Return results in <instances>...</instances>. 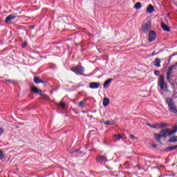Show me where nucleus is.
I'll use <instances>...</instances> for the list:
<instances>
[{
	"instance_id": "obj_1",
	"label": "nucleus",
	"mask_w": 177,
	"mask_h": 177,
	"mask_svg": "<svg viewBox=\"0 0 177 177\" xmlns=\"http://www.w3.org/2000/svg\"><path fill=\"white\" fill-rule=\"evenodd\" d=\"M158 86L160 88V92L162 95L168 92V86L165 83V76L160 75L158 80Z\"/></svg>"
},
{
	"instance_id": "obj_2",
	"label": "nucleus",
	"mask_w": 177,
	"mask_h": 177,
	"mask_svg": "<svg viewBox=\"0 0 177 177\" xmlns=\"http://www.w3.org/2000/svg\"><path fill=\"white\" fill-rule=\"evenodd\" d=\"M166 103L167 104L169 110L171 113H174V114H177L176 105H175V102H174V100H172V98H171V97H167Z\"/></svg>"
},
{
	"instance_id": "obj_3",
	"label": "nucleus",
	"mask_w": 177,
	"mask_h": 177,
	"mask_svg": "<svg viewBox=\"0 0 177 177\" xmlns=\"http://www.w3.org/2000/svg\"><path fill=\"white\" fill-rule=\"evenodd\" d=\"M141 30L142 32H148V31H150L151 30V20H150V18H147L144 20V23L141 27Z\"/></svg>"
},
{
	"instance_id": "obj_4",
	"label": "nucleus",
	"mask_w": 177,
	"mask_h": 177,
	"mask_svg": "<svg viewBox=\"0 0 177 177\" xmlns=\"http://www.w3.org/2000/svg\"><path fill=\"white\" fill-rule=\"evenodd\" d=\"M168 129H162L159 134L158 133H154V138L157 142H161V138H167L168 137Z\"/></svg>"
},
{
	"instance_id": "obj_5",
	"label": "nucleus",
	"mask_w": 177,
	"mask_h": 177,
	"mask_svg": "<svg viewBox=\"0 0 177 177\" xmlns=\"http://www.w3.org/2000/svg\"><path fill=\"white\" fill-rule=\"evenodd\" d=\"M71 70L73 73L76 74V75H83L84 73H85V68H84V66H73Z\"/></svg>"
},
{
	"instance_id": "obj_6",
	"label": "nucleus",
	"mask_w": 177,
	"mask_h": 177,
	"mask_svg": "<svg viewBox=\"0 0 177 177\" xmlns=\"http://www.w3.org/2000/svg\"><path fill=\"white\" fill-rule=\"evenodd\" d=\"M127 139V137L124 134H115L113 136V140L114 142H118L120 140H125Z\"/></svg>"
},
{
	"instance_id": "obj_7",
	"label": "nucleus",
	"mask_w": 177,
	"mask_h": 177,
	"mask_svg": "<svg viewBox=\"0 0 177 177\" xmlns=\"http://www.w3.org/2000/svg\"><path fill=\"white\" fill-rule=\"evenodd\" d=\"M174 68H175V66H171L169 68L167 73V80L168 82L171 81V78L172 77V71H174Z\"/></svg>"
},
{
	"instance_id": "obj_8",
	"label": "nucleus",
	"mask_w": 177,
	"mask_h": 177,
	"mask_svg": "<svg viewBox=\"0 0 177 177\" xmlns=\"http://www.w3.org/2000/svg\"><path fill=\"white\" fill-rule=\"evenodd\" d=\"M97 162H99L100 164H103L104 162H107V161H109L107 160V158H106V156H99L97 159H96Z\"/></svg>"
},
{
	"instance_id": "obj_9",
	"label": "nucleus",
	"mask_w": 177,
	"mask_h": 177,
	"mask_svg": "<svg viewBox=\"0 0 177 177\" xmlns=\"http://www.w3.org/2000/svg\"><path fill=\"white\" fill-rule=\"evenodd\" d=\"M156 32L151 30L149 32V39L148 41L149 42H153V41L156 40Z\"/></svg>"
},
{
	"instance_id": "obj_10",
	"label": "nucleus",
	"mask_w": 177,
	"mask_h": 177,
	"mask_svg": "<svg viewBox=\"0 0 177 177\" xmlns=\"http://www.w3.org/2000/svg\"><path fill=\"white\" fill-rule=\"evenodd\" d=\"M99 86H100V83L99 82H93L89 84V88L91 89H98Z\"/></svg>"
},
{
	"instance_id": "obj_11",
	"label": "nucleus",
	"mask_w": 177,
	"mask_h": 177,
	"mask_svg": "<svg viewBox=\"0 0 177 177\" xmlns=\"http://www.w3.org/2000/svg\"><path fill=\"white\" fill-rule=\"evenodd\" d=\"M16 19V15H8L5 20V23H9V21H12V20H15Z\"/></svg>"
},
{
	"instance_id": "obj_12",
	"label": "nucleus",
	"mask_w": 177,
	"mask_h": 177,
	"mask_svg": "<svg viewBox=\"0 0 177 177\" xmlns=\"http://www.w3.org/2000/svg\"><path fill=\"white\" fill-rule=\"evenodd\" d=\"M153 63L155 67H161V59H160V58H156Z\"/></svg>"
},
{
	"instance_id": "obj_13",
	"label": "nucleus",
	"mask_w": 177,
	"mask_h": 177,
	"mask_svg": "<svg viewBox=\"0 0 177 177\" xmlns=\"http://www.w3.org/2000/svg\"><path fill=\"white\" fill-rule=\"evenodd\" d=\"M177 132V127H174L173 130H170L168 129V131L167 132V136H171V135H174V133H176Z\"/></svg>"
},
{
	"instance_id": "obj_14",
	"label": "nucleus",
	"mask_w": 177,
	"mask_h": 177,
	"mask_svg": "<svg viewBox=\"0 0 177 177\" xmlns=\"http://www.w3.org/2000/svg\"><path fill=\"white\" fill-rule=\"evenodd\" d=\"M32 91L34 92V93H37V95H42V91L38 89L37 87H32Z\"/></svg>"
},
{
	"instance_id": "obj_15",
	"label": "nucleus",
	"mask_w": 177,
	"mask_h": 177,
	"mask_svg": "<svg viewBox=\"0 0 177 177\" xmlns=\"http://www.w3.org/2000/svg\"><path fill=\"white\" fill-rule=\"evenodd\" d=\"M110 104V100L107 97L104 98L103 100V106L104 107H107Z\"/></svg>"
},
{
	"instance_id": "obj_16",
	"label": "nucleus",
	"mask_w": 177,
	"mask_h": 177,
	"mask_svg": "<svg viewBox=\"0 0 177 177\" xmlns=\"http://www.w3.org/2000/svg\"><path fill=\"white\" fill-rule=\"evenodd\" d=\"M33 81L35 84H44V80H39V78H38L37 76L34 77Z\"/></svg>"
},
{
	"instance_id": "obj_17",
	"label": "nucleus",
	"mask_w": 177,
	"mask_h": 177,
	"mask_svg": "<svg viewBox=\"0 0 177 177\" xmlns=\"http://www.w3.org/2000/svg\"><path fill=\"white\" fill-rule=\"evenodd\" d=\"M147 12L148 13H153L154 12V7L150 4L147 8Z\"/></svg>"
},
{
	"instance_id": "obj_18",
	"label": "nucleus",
	"mask_w": 177,
	"mask_h": 177,
	"mask_svg": "<svg viewBox=\"0 0 177 177\" xmlns=\"http://www.w3.org/2000/svg\"><path fill=\"white\" fill-rule=\"evenodd\" d=\"M86 100H88L87 98L84 99V100L79 102V107H84L85 104H86Z\"/></svg>"
},
{
	"instance_id": "obj_19",
	"label": "nucleus",
	"mask_w": 177,
	"mask_h": 177,
	"mask_svg": "<svg viewBox=\"0 0 177 177\" xmlns=\"http://www.w3.org/2000/svg\"><path fill=\"white\" fill-rule=\"evenodd\" d=\"M162 28L164 31H167V32H169V31H171V29H169V27H168L165 24H162Z\"/></svg>"
},
{
	"instance_id": "obj_20",
	"label": "nucleus",
	"mask_w": 177,
	"mask_h": 177,
	"mask_svg": "<svg viewBox=\"0 0 177 177\" xmlns=\"http://www.w3.org/2000/svg\"><path fill=\"white\" fill-rule=\"evenodd\" d=\"M113 81V79H109L104 83V88H107L110 84V82Z\"/></svg>"
},
{
	"instance_id": "obj_21",
	"label": "nucleus",
	"mask_w": 177,
	"mask_h": 177,
	"mask_svg": "<svg viewBox=\"0 0 177 177\" xmlns=\"http://www.w3.org/2000/svg\"><path fill=\"white\" fill-rule=\"evenodd\" d=\"M170 143H176L177 142V136H173L169 140Z\"/></svg>"
},
{
	"instance_id": "obj_22",
	"label": "nucleus",
	"mask_w": 177,
	"mask_h": 177,
	"mask_svg": "<svg viewBox=\"0 0 177 177\" xmlns=\"http://www.w3.org/2000/svg\"><path fill=\"white\" fill-rule=\"evenodd\" d=\"M140 8H142V3L140 2H137L135 5H134V8L135 9H140Z\"/></svg>"
},
{
	"instance_id": "obj_23",
	"label": "nucleus",
	"mask_w": 177,
	"mask_h": 177,
	"mask_svg": "<svg viewBox=\"0 0 177 177\" xmlns=\"http://www.w3.org/2000/svg\"><path fill=\"white\" fill-rule=\"evenodd\" d=\"M5 158V152L0 149V160H3Z\"/></svg>"
},
{
	"instance_id": "obj_24",
	"label": "nucleus",
	"mask_w": 177,
	"mask_h": 177,
	"mask_svg": "<svg viewBox=\"0 0 177 177\" xmlns=\"http://www.w3.org/2000/svg\"><path fill=\"white\" fill-rule=\"evenodd\" d=\"M59 106L62 107V109H66V103L63 102V100L61 101Z\"/></svg>"
},
{
	"instance_id": "obj_25",
	"label": "nucleus",
	"mask_w": 177,
	"mask_h": 177,
	"mask_svg": "<svg viewBox=\"0 0 177 177\" xmlns=\"http://www.w3.org/2000/svg\"><path fill=\"white\" fill-rule=\"evenodd\" d=\"M175 149H177V145L169 147L167 148V150L172 151L173 150H175Z\"/></svg>"
},
{
	"instance_id": "obj_26",
	"label": "nucleus",
	"mask_w": 177,
	"mask_h": 177,
	"mask_svg": "<svg viewBox=\"0 0 177 177\" xmlns=\"http://www.w3.org/2000/svg\"><path fill=\"white\" fill-rule=\"evenodd\" d=\"M155 129H161L160 123H155Z\"/></svg>"
},
{
	"instance_id": "obj_27",
	"label": "nucleus",
	"mask_w": 177,
	"mask_h": 177,
	"mask_svg": "<svg viewBox=\"0 0 177 177\" xmlns=\"http://www.w3.org/2000/svg\"><path fill=\"white\" fill-rule=\"evenodd\" d=\"M167 127H168V124L167 123H160V129Z\"/></svg>"
},
{
	"instance_id": "obj_28",
	"label": "nucleus",
	"mask_w": 177,
	"mask_h": 177,
	"mask_svg": "<svg viewBox=\"0 0 177 177\" xmlns=\"http://www.w3.org/2000/svg\"><path fill=\"white\" fill-rule=\"evenodd\" d=\"M6 82H9L10 84H16V82L13 80H6Z\"/></svg>"
},
{
	"instance_id": "obj_29",
	"label": "nucleus",
	"mask_w": 177,
	"mask_h": 177,
	"mask_svg": "<svg viewBox=\"0 0 177 177\" xmlns=\"http://www.w3.org/2000/svg\"><path fill=\"white\" fill-rule=\"evenodd\" d=\"M147 125L148 127H149L150 128H152V129H156L155 124L153 125V124H149V123H147Z\"/></svg>"
},
{
	"instance_id": "obj_30",
	"label": "nucleus",
	"mask_w": 177,
	"mask_h": 177,
	"mask_svg": "<svg viewBox=\"0 0 177 177\" xmlns=\"http://www.w3.org/2000/svg\"><path fill=\"white\" fill-rule=\"evenodd\" d=\"M154 74H155V75H156V76H158V75H160V71H154Z\"/></svg>"
},
{
	"instance_id": "obj_31",
	"label": "nucleus",
	"mask_w": 177,
	"mask_h": 177,
	"mask_svg": "<svg viewBox=\"0 0 177 177\" xmlns=\"http://www.w3.org/2000/svg\"><path fill=\"white\" fill-rule=\"evenodd\" d=\"M3 135V129L2 127L0 128V136H2Z\"/></svg>"
},
{
	"instance_id": "obj_32",
	"label": "nucleus",
	"mask_w": 177,
	"mask_h": 177,
	"mask_svg": "<svg viewBox=\"0 0 177 177\" xmlns=\"http://www.w3.org/2000/svg\"><path fill=\"white\" fill-rule=\"evenodd\" d=\"M160 52H161V51H158V53H156V51H154V52L151 54V56H156V55H158V53H160Z\"/></svg>"
},
{
	"instance_id": "obj_33",
	"label": "nucleus",
	"mask_w": 177,
	"mask_h": 177,
	"mask_svg": "<svg viewBox=\"0 0 177 177\" xmlns=\"http://www.w3.org/2000/svg\"><path fill=\"white\" fill-rule=\"evenodd\" d=\"M104 124L106 125H110L111 123L110 122V121L108 120V121L105 122Z\"/></svg>"
},
{
	"instance_id": "obj_34",
	"label": "nucleus",
	"mask_w": 177,
	"mask_h": 177,
	"mask_svg": "<svg viewBox=\"0 0 177 177\" xmlns=\"http://www.w3.org/2000/svg\"><path fill=\"white\" fill-rule=\"evenodd\" d=\"M129 138H130V139L133 140V139H135V136H133V135H130V136H129Z\"/></svg>"
},
{
	"instance_id": "obj_35",
	"label": "nucleus",
	"mask_w": 177,
	"mask_h": 177,
	"mask_svg": "<svg viewBox=\"0 0 177 177\" xmlns=\"http://www.w3.org/2000/svg\"><path fill=\"white\" fill-rule=\"evenodd\" d=\"M26 46H27V44L24 43V44H23V48H26Z\"/></svg>"
},
{
	"instance_id": "obj_36",
	"label": "nucleus",
	"mask_w": 177,
	"mask_h": 177,
	"mask_svg": "<svg viewBox=\"0 0 177 177\" xmlns=\"http://www.w3.org/2000/svg\"><path fill=\"white\" fill-rule=\"evenodd\" d=\"M153 149H156V147H157V145L153 144Z\"/></svg>"
},
{
	"instance_id": "obj_37",
	"label": "nucleus",
	"mask_w": 177,
	"mask_h": 177,
	"mask_svg": "<svg viewBox=\"0 0 177 177\" xmlns=\"http://www.w3.org/2000/svg\"><path fill=\"white\" fill-rule=\"evenodd\" d=\"M174 56H176V54H173V55H171V57H174Z\"/></svg>"
},
{
	"instance_id": "obj_38",
	"label": "nucleus",
	"mask_w": 177,
	"mask_h": 177,
	"mask_svg": "<svg viewBox=\"0 0 177 177\" xmlns=\"http://www.w3.org/2000/svg\"><path fill=\"white\" fill-rule=\"evenodd\" d=\"M80 85L76 86V88H79Z\"/></svg>"
}]
</instances>
